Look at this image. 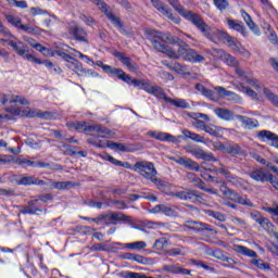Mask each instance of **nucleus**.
Here are the masks:
<instances>
[{"mask_svg":"<svg viewBox=\"0 0 278 278\" xmlns=\"http://www.w3.org/2000/svg\"><path fill=\"white\" fill-rule=\"evenodd\" d=\"M30 14L31 16H45L48 14L47 10L40 9V7L30 8Z\"/></svg>","mask_w":278,"mask_h":278,"instance_id":"obj_56","label":"nucleus"},{"mask_svg":"<svg viewBox=\"0 0 278 278\" xmlns=\"http://www.w3.org/2000/svg\"><path fill=\"white\" fill-rule=\"evenodd\" d=\"M109 149H116L117 151H124V152L131 151V150L127 149V147H125V144L116 143L114 141H111V143L109 144Z\"/></svg>","mask_w":278,"mask_h":278,"instance_id":"obj_57","label":"nucleus"},{"mask_svg":"<svg viewBox=\"0 0 278 278\" xmlns=\"http://www.w3.org/2000/svg\"><path fill=\"white\" fill-rule=\"evenodd\" d=\"M248 175L251 179L257 181V184H265V181H268V178L270 177V173L266 172V169L262 167L250 170Z\"/></svg>","mask_w":278,"mask_h":278,"instance_id":"obj_18","label":"nucleus"},{"mask_svg":"<svg viewBox=\"0 0 278 278\" xmlns=\"http://www.w3.org/2000/svg\"><path fill=\"white\" fill-rule=\"evenodd\" d=\"M236 73L242 81H245V84H249V86H252V88H255L256 90L260 89V80L253 77L251 73H247L240 67L236 68Z\"/></svg>","mask_w":278,"mask_h":278,"instance_id":"obj_19","label":"nucleus"},{"mask_svg":"<svg viewBox=\"0 0 278 278\" xmlns=\"http://www.w3.org/2000/svg\"><path fill=\"white\" fill-rule=\"evenodd\" d=\"M169 5L182 16L189 23H192L207 40L211 42H218V40H223L224 42H228L230 47H233L236 42L233 41V37L229 36L225 30H220L218 28L210 27L199 14L192 13V11L186 10L181 4H179V0H167Z\"/></svg>","mask_w":278,"mask_h":278,"instance_id":"obj_2","label":"nucleus"},{"mask_svg":"<svg viewBox=\"0 0 278 278\" xmlns=\"http://www.w3.org/2000/svg\"><path fill=\"white\" fill-rule=\"evenodd\" d=\"M163 64H166V61H164ZM166 66L169 68V71L178 73V75H190V72H187L188 67L186 65H182L181 63H170L166 64Z\"/></svg>","mask_w":278,"mask_h":278,"instance_id":"obj_35","label":"nucleus"},{"mask_svg":"<svg viewBox=\"0 0 278 278\" xmlns=\"http://www.w3.org/2000/svg\"><path fill=\"white\" fill-rule=\"evenodd\" d=\"M96 5H98L99 10L105 14V16L111 21V23L117 28V29H123V22H121V18L108 7V4L103 0H91Z\"/></svg>","mask_w":278,"mask_h":278,"instance_id":"obj_10","label":"nucleus"},{"mask_svg":"<svg viewBox=\"0 0 278 278\" xmlns=\"http://www.w3.org/2000/svg\"><path fill=\"white\" fill-rule=\"evenodd\" d=\"M162 214H164L165 216L175 217V216H177V211H175V208H173L166 204H163Z\"/></svg>","mask_w":278,"mask_h":278,"instance_id":"obj_53","label":"nucleus"},{"mask_svg":"<svg viewBox=\"0 0 278 278\" xmlns=\"http://www.w3.org/2000/svg\"><path fill=\"white\" fill-rule=\"evenodd\" d=\"M166 103H170V105H174L175 108H188V102L184 99H172V98H165Z\"/></svg>","mask_w":278,"mask_h":278,"instance_id":"obj_40","label":"nucleus"},{"mask_svg":"<svg viewBox=\"0 0 278 278\" xmlns=\"http://www.w3.org/2000/svg\"><path fill=\"white\" fill-rule=\"evenodd\" d=\"M185 201H190L191 203H195V205H201V203H207V197L194 189H186Z\"/></svg>","mask_w":278,"mask_h":278,"instance_id":"obj_15","label":"nucleus"},{"mask_svg":"<svg viewBox=\"0 0 278 278\" xmlns=\"http://www.w3.org/2000/svg\"><path fill=\"white\" fill-rule=\"evenodd\" d=\"M215 8L219 10V12H225V10H229V1L227 0H213Z\"/></svg>","mask_w":278,"mask_h":278,"instance_id":"obj_45","label":"nucleus"},{"mask_svg":"<svg viewBox=\"0 0 278 278\" xmlns=\"http://www.w3.org/2000/svg\"><path fill=\"white\" fill-rule=\"evenodd\" d=\"M264 210L267 212V214H270V216H273L274 223H277L278 225V205L275 207H265Z\"/></svg>","mask_w":278,"mask_h":278,"instance_id":"obj_52","label":"nucleus"},{"mask_svg":"<svg viewBox=\"0 0 278 278\" xmlns=\"http://www.w3.org/2000/svg\"><path fill=\"white\" fill-rule=\"evenodd\" d=\"M151 3L153 8L157 10V12H161L163 16H166V18H168L169 21H173L175 25H179L181 23V18L177 15H174L173 10L168 5L164 4V2L160 0H151Z\"/></svg>","mask_w":278,"mask_h":278,"instance_id":"obj_9","label":"nucleus"},{"mask_svg":"<svg viewBox=\"0 0 278 278\" xmlns=\"http://www.w3.org/2000/svg\"><path fill=\"white\" fill-rule=\"evenodd\" d=\"M114 56L117 58V60H119V62H122L130 73H136V71H138V65L131 62V59L126 56L125 53L116 51L114 52Z\"/></svg>","mask_w":278,"mask_h":278,"instance_id":"obj_21","label":"nucleus"},{"mask_svg":"<svg viewBox=\"0 0 278 278\" xmlns=\"http://www.w3.org/2000/svg\"><path fill=\"white\" fill-rule=\"evenodd\" d=\"M211 255L212 257H215V260H219L220 262H226V264H223L224 268H231L237 264L232 257L224 255L223 251L220 250L213 251Z\"/></svg>","mask_w":278,"mask_h":278,"instance_id":"obj_23","label":"nucleus"},{"mask_svg":"<svg viewBox=\"0 0 278 278\" xmlns=\"http://www.w3.org/2000/svg\"><path fill=\"white\" fill-rule=\"evenodd\" d=\"M96 65L102 68L108 75H115V77H117V79H119L121 81H129L127 73H125V71H123L122 68L105 65L103 64V61H97Z\"/></svg>","mask_w":278,"mask_h":278,"instance_id":"obj_14","label":"nucleus"},{"mask_svg":"<svg viewBox=\"0 0 278 278\" xmlns=\"http://www.w3.org/2000/svg\"><path fill=\"white\" fill-rule=\"evenodd\" d=\"M88 144H92L93 147H97V149H110V143L112 141L105 140V139H99V138H89L87 139Z\"/></svg>","mask_w":278,"mask_h":278,"instance_id":"obj_39","label":"nucleus"},{"mask_svg":"<svg viewBox=\"0 0 278 278\" xmlns=\"http://www.w3.org/2000/svg\"><path fill=\"white\" fill-rule=\"evenodd\" d=\"M144 35L155 51L165 53L172 60H179L181 55L188 53V45L177 36L170 33H164L156 29H146Z\"/></svg>","mask_w":278,"mask_h":278,"instance_id":"obj_1","label":"nucleus"},{"mask_svg":"<svg viewBox=\"0 0 278 278\" xmlns=\"http://www.w3.org/2000/svg\"><path fill=\"white\" fill-rule=\"evenodd\" d=\"M186 62H191V64H199L205 60V58L194 51V49L187 50L185 54Z\"/></svg>","mask_w":278,"mask_h":278,"instance_id":"obj_31","label":"nucleus"},{"mask_svg":"<svg viewBox=\"0 0 278 278\" xmlns=\"http://www.w3.org/2000/svg\"><path fill=\"white\" fill-rule=\"evenodd\" d=\"M235 118L240 121L245 129H255L260 127V122L255 118L245 117L243 115H236Z\"/></svg>","mask_w":278,"mask_h":278,"instance_id":"obj_28","label":"nucleus"},{"mask_svg":"<svg viewBox=\"0 0 278 278\" xmlns=\"http://www.w3.org/2000/svg\"><path fill=\"white\" fill-rule=\"evenodd\" d=\"M56 55H59V58H62V60H64L68 64H71V62L75 60V58L71 56V54H67L66 52H62V51H56Z\"/></svg>","mask_w":278,"mask_h":278,"instance_id":"obj_62","label":"nucleus"},{"mask_svg":"<svg viewBox=\"0 0 278 278\" xmlns=\"http://www.w3.org/2000/svg\"><path fill=\"white\" fill-rule=\"evenodd\" d=\"M152 184H155L159 190H161V192H165V194H167L168 197H170V194L173 193V191H170V188H173V186L157 178V176L152 180Z\"/></svg>","mask_w":278,"mask_h":278,"instance_id":"obj_36","label":"nucleus"},{"mask_svg":"<svg viewBox=\"0 0 278 278\" xmlns=\"http://www.w3.org/2000/svg\"><path fill=\"white\" fill-rule=\"evenodd\" d=\"M146 92H148V94H153V97H156V99H164V101L168 99L162 87L152 85L151 83L148 85Z\"/></svg>","mask_w":278,"mask_h":278,"instance_id":"obj_25","label":"nucleus"},{"mask_svg":"<svg viewBox=\"0 0 278 278\" xmlns=\"http://www.w3.org/2000/svg\"><path fill=\"white\" fill-rule=\"evenodd\" d=\"M267 181H269V184L273 186V188H275V190L278 191V179H277V177H275V175L269 174V178H267Z\"/></svg>","mask_w":278,"mask_h":278,"instance_id":"obj_64","label":"nucleus"},{"mask_svg":"<svg viewBox=\"0 0 278 278\" xmlns=\"http://www.w3.org/2000/svg\"><path fill=\"white\" fill-rule=\"evenodd\" d=\"M187 153L197 157V160H204V162H218V159L214 156V153L203 150L201 146H188Z\"/></svg>","mask_w":278,"mask_h":278,"instance_id":"obj_8","label":"nucleus"},{"mask_svg":"<svg viewBox=\"0 0 278 278\" xmlns=\"http://www.w3.org/2000/svg\"><path fill=\"white\" fill-rule=\"evenodd\" d=\"M226 152L229 153V155H238L240 154V148L237 144L228 146Z\"/></svg>","mask_w":278,"mask_h":278,"instance_id":"obj_60","label":"nucleus"},{"mask_svg":"<svg viewBox=\"0 0 278 278\" xmlns=\"http://www.w3.org/2000/svg\"><path fill=\"white\" fill-rule=\"evenodd\" d=\"M36 205H38V200L28 201L27 205L20 206V214L34 216L45 212V208Z\"/></svg>","mask_w":278,"mask_h":278,"instance_id":"obj_16","label":"nucleus"},{"mask_svg":"<svg viewBox=\"0 0 278 278\" xmlns=\"http://www.w3.org/2000/svg\"><path fill=\"white\" fill-rule=\"evenodd\" d=\"M67 68L74 71L79 77H97L99 74L92 70L84 68L81 62L77 61L76 59L73 62L67 63Z\"/></svg>","mask_w":278,"mask_h":278,"instance_id":"obj_13","label":"nucleus"},{"mask_svg":"<svg viewBox=\"0 0 278 278\" xmlns=\"http://www.w3.org/2000/svg\"><path fill=\"white\" fill-rule=\"evenodd\" d=\"M117 247H124V249H129L130 251H143L147 249V242L144 241H135L131 243H116Z\"/></svg>","mask_w":278,"mask_h":278,"instance_id":"obj_32","label":"nucleus"},{"mask_svg":"<svg viewBox=\"0 0 278 278\" xmlns=\"http://www.w3.org/2000/svg\"><path fill=\"white\" fill-rule=\"evenodd\" d=\"M214 112L216 116L222 121H233V118H236V115H233V112H231L228 109L218 108V109H215Z\"/></svg>","mask_w":278,"mask_h":278,"instance_id":"obj_34","label":"nucleus"},{"mask_svg":"<svg viewBox=\"0 0 278 278\" xmlns=\"http://www.w3.org/2000/svg\"><path fill=\"white\" fill-rule=\"evenodd\" d=\"M258 138L261 140H270L271 147H275V149H278V135L270 131V130H261L257 134Z\"/></svg>","mask_w":278,"mask_h":278,"instance_id":"obj_27","label":"nucleus"},{"mask_svg":"<svg viewBox=\"0 0 278 278\" xmlns=\"http://www.w3.org/2000/svg\"><path fill=\"white\" fill-rule=\"evenodd\" d=\"M227 25L230 29H235V31H239L242 36H249V31H247V27L241 21L227 18Z\"/></svg>","mask_w":278,"mask_h":278,"instance_id":"obj_29","label":"nucleus"},{"mask_svg":"<svg viewBox=\"0 0 278 278\" xmlns=\"http://www.w3.org/2000/svg\"><path fill=\"white\" fill-rule=\"evenodd\" d=\"M156 140L163 142H177V138L168 132H157Z\"/></svg>","mask_w":278,"mask_h":278,"instance_id":"obj_43","label":"nucleus"},{"mask_svg":"<svg viewBox=\"0 0 278 278\" xmlns=\"http://www.w3.org/2000/svg\"><path fill=\"white\" fill-rule=\"evenodd\" d=\"M135 173H138L143 179L148 181H152L157 177V169L155 168V164L149 161H137L132 167Z\"/></svg>","mask_w":278,"mask_h":278,"instance_id":"obj_5","label":"nucleus"},{"mask_svg":"<svg viewBox=\"0 0 278 278\" xmlns=\"http://www.w3.org/2000/svg\"><path fill=\"white\" fill-rule=\"evenodd\" d=\"M252 220H255V223H257V225H260L264 218V216H262V213H260V211H253L250 214Z\"/></svg>","mask_w":278,"mask_h":278,"instance_id":"obj_61","label":"nucleus"},{"mask_svg":"<svg viewBox=\"0 0 278 278\" xmlns=\"http://www.w3.org/2000/svg\"><path fill=\"white\" fill-rule=\"evenodd\" d=\"M20 103L21 105H27V99L21 97V96H12L11 99H10V96L8 94H0V103L2 105H5V103Z\"/></svg>","mask_w":278,"mask_h":278,"instance_id":"obj_26","label":"nucleus"},{"mask_svg":"<svg viewBox=\"0 0 278 278\" xmlns=\"http://www.w3.org/2000/svg\"><path fill=\"white\" fill-rule=\"evenodd\" d=\"M73 127L78 129L79 131H90L88 129L90 125H87L86 122H76L73 124Z\"/></svg>","mask_w":278,"mask_h":278,"instance_id":"obj_58","label":"nucleus"},{"mask_svg":"<svg viewBox=\"0 0 278 278\" xmlns=\"http://www.w3.org/2000/svg\"><path fill=\"white\" fill-rule=\"evenodd\" d=\"M152 184H155L159 190H161V192H165V194H167L168 197H170V194L173 193V191H170V188H173V186L157 178V176L152 180Z\"/></svg>","mask_w":278,"mask_h":278,"instance_id":"obj_37","label":"nucleus"},{"mask_svg":"<svg viewBox=\"0 0 278 278\" xmlns=\"http://www.w3.org/2000/svg\"><path fill=\"white\" fill-rule=\"evenodd\" d=\"M263 94H265L266 99L273 103V105H276L278 108V97L270 89L264 88L263 89Z\"/></svg>","mask_w":278,"mask_h":278,"instance_id":"obj_42","label":"nucleus"},{"mask_svg":"<svg viewBox=\"0 0 278 278\" xmlns=\"http://www.w3.org/2000/svg\"><path fill=\"white\" fill-rule=\"evenodd\" d=\"M215 90L222 94V97H231V99H238V94H236V92L229 91L225 89V87H215Z\"/></svg>","mask_w":278,"mask_h":278,"instance_id":"obj_46","label":"nucleus"},{"mask_svg":"<svg viewBox=\"0 0 278 278\" xmlns=\"http://www.w3.org/2000/svg\"><path fill=\"white\" fill-rule=\"evenodd\" d=\"M15 164H17V166H23V164H26V166H31V167L36 166V162L29 161L27 159H16Z\"/></svg>","mask_w":278,"mask_h":278,"instance_id":"obj_59","label":"nucleus"},{"mask_svg":"<svg viewBox=\"0 0 278 278\" xmlns=\"http://www.w3.org/2000/svg\"><path fill=\"white\" fill-rule=\"evenodd\" d=\"M11 8H18L20 10H27L29 5L25 0H5Z\"/></svg>","mask_w":278,"mask_h":278,"instance_id":"obj_41","label":"nucleus"},{"mask_svg":"<svg viewBox=\"0 0 278 278\" xmlns=\"http://www.w3.org/2000/svg\"><path fill=\"white\" fill-rule=\"evenodd\" d=\"M17 186H49L45 180L36 176H24L16 180Z\"/></svg>","mask_w":278,"mask_h":278,"instance_id":"obj_20","label":"nucleus"},{"mask_svg":"<svg viewBox=\"0 0 278 278\" xmlns=\"http://www.w3.org/2000/svg\"><path fill=\"white\" fill-rule=\"evenodd\" d=\"M185 167L189 168V170H195V173H199L201 170V166H199V163L191 159H187Z\"/></svg>","mask_w":278,"mask_h":278,"instance_id":"obj_47","label":"nucleus"},{"mask_svg":"<svg viewBox=\"0 0 278 278\" xmlns=\"http://www.w3.org/2000/svg\"><path fill=\"white\" fill-rule=\"evenodd\" d=\"M8 114H0V121H14V116H25L26 118H51L50 112H40L38 110L26 109L21 112L17 108H5Z\"/></svg>","mask_w":278,"mask_h":278,"instance_id":"obj_3","label":"nucleus"},{"mask_svg":"<svg viewBox=\"0 0 278 278\" xmlns=\"http://www.w3.org/2000/svg\"><path fill=\"white\" fill-rule=\"evenodd\" d=\"M132 262H137V264H147V257L140 254H132Z\"/></svg>","mask_w":278,"mask_h":278,"instance_id":"obj_63","label":"nucleus"},{"mask_svg":"<svg viewBox=\"0 0 278 278\" xmlns=\"http://www.w3.org/2000/svg\"><path fill=\"white\" fill-rule=\"evenodd\" d=\"M4 42H7L9 47H12V49L20 55V58H24V60H27L28 62H34V64H45L46 68L53 67V63L51 61H40V59L29 54V50H27V46H25V43L21 41L17 43L10 39L4 40Z\"/></svg>","mask_w":278,"mask_h":278,"instance_id":"obj_4","label":"nucleus"},{"mask_svg":"<svg viewBox=\"0 0 278 278\" xmlns=\"http://www.w3.org/2000/svg\"><path fill=\"white\" fill-rule=\"evenodd\" d=\"M79 18L80 21H83V23H85V25H88V27H92L93 25H97L94 17L90 15L81 14Z\"/></svg>","mask_w":278,"mask_h":278,"instance_id":"obj_50","label":"nucleus"},{"mask_svg":"<svg viewBox=\"0 0 278 278\" xmlns=\"http://www.w3.org/2000/svg\"><path fill=\"white\" fill-rule=\"evenodd\" d=\"M237 203H239V205H244L245 207H253V202H251L247 195L240 194Z\"/></svg>","mask_w":278,"mask_h":278,"instance_id":"obj_55","label":"nucleus"},{"mask_svg":"<svg viewBox=\"0 0 278 278\" xmlns=\"http://www.w3.org/2000/svg\"><path fill=\"white\" fill-rule=\"evenodd\" d=\"M154 247L155 249H157V251H163L164 249H166V247H168V239L166 238H160L154 242Z\"/></svg>","mask_w":278,"mask_h":278,"instance_id":"obj_49","label":"nucleus"},{"mask_svg":"<svg viewBox=\"0 0 278 278\" xmlns=\"http://www.w3.org/2000/svg\"><path fill=\"white\" fill-rule=\"evenodd\" d=\"M70 33L72 34L73 38L77 40V42H85V45H90V41H88V31H86V28L75 25L71 27Z\"/></svg>","mask_w":278,"mask_h":278,"instance_id":"obj_17","label":"nucleus"},{"mask_svg":"<svg viewBox=\"0 0 278 278\" xmlns=\"http://www.w3.org/2000/svg\"><path fill=\"white\" fill-rule=\"evenodd\" d=\"M227 181L229 184H231V186H243L244 185V179L240 178L233 174L227 179Z\"/></svg>","mask_w":278,"mask_h":278,"instance_id":"obj_51","label":"nucleus"},{"mask_svg":"<svg viewBox=\"0 0 278 278\" xmlns=\"http://www.w3.org/2000/svg\"><path fill=\"white\" fill-rule=\"evenodd\" d=\"M76 186H79V184L73 181L50 180V188H53L54 190H71V188H75Z\"/></svg>","mask_w":278,"mask_h":278,"instance_id":"obj_30","label":"nucleus"},{"mask_svg":"<svg viewBox=\"0 0 278 278\" xmlns=\"http://www.w3.org/2000/svg\"><path fill=\"white\" fill-rule=\"evenodd\" d=\"M237 251L241 255H244L245 257H252L251 264H253V266H256V268H260V270H265L266 273H268V270H270V264L257 258V252H255L244 245H238Z\"/></svg>","mask_w":278,"mask_h":278,"instance_id":"obj_6","label":"nucleus"},{"mask_svg":"<svg viewBox=\"0 0 278 278\" xmlns=\"http://www.w3.org/2000/svg\"><path fill=\"white\" fill-rule=\"evenodd\" d=\"M88 130L91 135L97 136V138H106V136H112V130L103 125H90Z\"/></svg>","mask_w":278,"mask_h":278,"instance_id":"obj_22","label":"nucleus"},{"mask_svg":"<svg viewBox=\"0 0 278 278\" xmlns=\"http://www.w3.org/2000/svg\"><path fill=\"white\" fill-rule=\"evenodd\" d=\"M192 264H194V266H197L198 268H203V270H208L210 273H214V270H216L214 267H211L201 261L194 260Z\"/></svg>","mask_w":278,"mask_h":278,"instance_id":"obj_54","label":"nucleus"},{"mask_svg":"<svg viewBox=\"0 0 278 278\" xmlns=\"http://www.w3.org/2000/svg\"><path fill=\"white\" fill-rule=\"evenodd\" d=\"M126 76L128 77V80H123L125 84H128V86H135V87H140L142 88V90H144L147 92V88H149V84H151V80H147V79H132L131 76H129L128 74H126Z\"/></svg>","mask_w":278,"mask_h":278,"instance_id":"obj_33","label":"nucleus"},{"mask_svg":"<svg viewBox=\"0 0 278 278\" xmlns=\"http://www.w3.org/2000/svg\"><path fill=\"white\" fill-rule=\"evenodd\" d=\"M5 18L10 25L16 27L17 29H22V31H26L27 34H40V28L31 27L27 25H23V21L18 16H14L12 14L5 15Z\"/></svg>","mask_w":278,"mask_h":278,"instance_id":"obj_11","label":"nucleus"},{"mask_svg":"<svg viewBox=\"0 0 278 278\" xmlns=\"http://www.w3.org/2000/svg\"><path fill=\"white\" fill-rule=\"evenodd\" d=\"M218 127H216L215 125L212 124H206V126L204 127V131L205 134H208V136H213L215 138H218Z\"/></svg>","mask_w":278,"mask_h":278,"instance_id":"obj_48","label":"nucleus"},{"mask_svg":"<svg viewBox=\"0 0 278 278\" xmlns=\"http://www.w3.org/2000/svg\"><path fill=\"white\" fill-rule=\"evenodd\" d=\"M118 220L123 223H129L131 222V218L121 212H113L102 214L96 217V219H92V223H104V225H118Z\"/></svg>","mask_w":278,"mask_h":278,"instance_id":"obj_7","label":"nucleus"},{"mask_svg":"<svg viewBox=\"0 0 278 278\" xmlns=\"http://www.w3.org/2000/svg\"><path fill=\"white\" fill-rule=\"evenodd\" d=\"M185 229L189 231H194L195 233H201V231H210L211 233H217V231L210 226V224L197 220H187L184 224Z\"/></svg>","mask_w":278,"mask_h":278,"instance_id":"obj_12","label":"nucleus"},{"mask_svg":"<svg viewBox=\"0 0 278 278\" xmlns=\"http://www.w3.org/2000/svg\"><path fill=\"white\" fill-rule=\"evenodd\" d=\"M241 16H242L244 23L248 25L249 29L251 31H253V34H255V36H261L262 30H260V26H257V24H255V22H253V18L251 17V15L249 13H247V11L241 10Z\"/></svg>","mask_w":278,"mask_h":278,"instance_id":"obj_24","label":"nucleus"},{"mask_svg":"<svg viewBox=\"0 0 278 278\" xmlns=\"http://www.w3.org/2000/svg\"><path fill=\"white\" fill-rule=\"evenodd\" d=\"M206 214L207 216H211V218H215V220H219V223H225L227 220V217L225 216V214L216 211L207 210Z\"/></svg>","mask_w":278,"mask_h":278,"instance_id":"obj_44","label":"nucleus"},{"mask_svg":"<svg viewBox=\"0 0 278 278\" xmlns=\"http://www.w3.org/2000/svg\"><path fill=\"white\" fill-rule=\"evenodd\" d=\"M262 229H264V231H266V233H268L269 236H275L276 232V227L275 225L271 224L270 219L264 217L261 223L258 224Z\"/></svg>","mask_w":278,"mask_h":278,"instance_id":"obj_38","label":"nucleus"}]
</instances>
